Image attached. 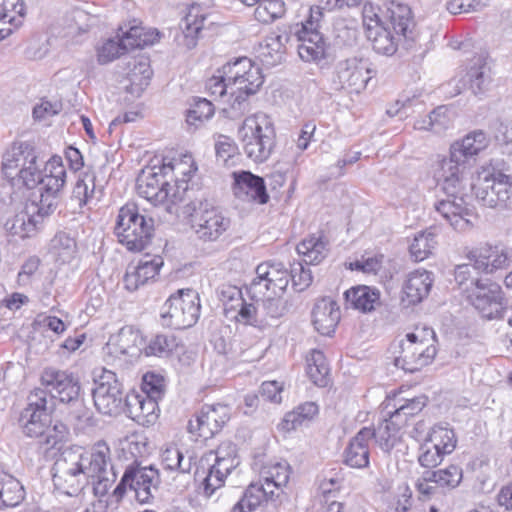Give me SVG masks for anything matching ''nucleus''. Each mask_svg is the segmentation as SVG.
<instances>
[{"label":"nucleus","instance_id":"obj_54","mask_svg":"<svg viewBox=\"0 0 512 512\" xmlns=\"http://www.w3.org/2000/svg\"><path fill=\"white\" fill-rule=\"evenodd\" d=\"M466 77L474 95L484 94L488 90L491 76L489 68L485 65L472 66L468 70Z\"/></svg>","mask_w":512,"mask_h":512},{"label":"nucleus","instance_id":"obj_26","mask_svg":"<svg viewBox=\"0 0 512 512\" xmlns=\"http://www.w3.org/2000/svg\"><path fill=\"white\" fill-rule=\"evenodd\" d=\"M234 194L244 201L257 204H265L269 200L265 181L262 177L252 174L250 171L234 173Z\"/></svg>","mask_w":512,"mask_h":512},{"label":"nucleus","instance_id":"obj_10","mask_svg":"<svg viewBox=\"0 0 512 512\" xmlns=\"http://www.w3.org/2000/svg\"><path fill=\"white\" fill-rule=\"evenodd\" d=\"M114 231L129 251H142L153 236L154 221L140 214L136 204L128 203L120 208Z\"/></svg>","mask_w":512,"mask_h":512},{"label":"nucleus","instance_id":"obj_6","mask_svg":"<svg viewBox=\"0 0 512 512\" xmlns=\"http://www.w3.org/2000/svg\"><path fill=\"white\" fill-rule=\"evenodd\" d=\"M388 11L391 27L397 37L392 34L390 28L384 26L378 27L366 33V35L376 53L392 56L397 51L400 37H403L406 41L414 40L415 21L411 8L406 4L392 1Z\"/></svg>","mask_w":512,"mask_h":512},{"label":"nucleus","instance_id":"obj_62","mask_svg":"<svg viewBox=\"0 0 512 512\" xmlns=\"http://www.w3.org/2000/svg\"><path fill=\"white\" fill-rule=\"evenodd\" d=\"M487 6L485 0H449L446 9L453 15L479 12Z\"/></svg>","mask_w":512,"mask_h":512},{"label":"nucleus","instance_id":"obj_49","mask_svg":"<svg viewBox=\"0 0 512 512\" xmlns=\"http://www.w3.org/2000/svg\"><path fill=\"white\" fill-rule=\"evenodd\" d=\"M285 3L282 0H261L254 15L261 23H271L285 14Z\"/></svg>","mask_w":512,"mask_h":512},{"label":"nucleus","instance_id":"obj_33","mask_svg":"<svg viewBox=\"0 0 512 512\" xmlns=\"http://www.w3.org/2000/svg\"><path fill=\"white\" fill-rule=\"evenodd\" d=\"M142 338L138 331L131 326H125L109 338L106 344L107 353L119 357L121 355L134 356L139 351L138 345Z\"/></svg>","mask_w":512,"mask_h":512},{"label":"nucleus","instance_id":"obj_22","mask_svg":"<svg viewBox=\"0 0 512 512\" xmlns=\"http://www.w3.org/2000/svg\"><path fill=\"white\" fill-rule=\"evenodd\" d=\"M41 383L47 394L66 404L80 395V383L78 379L68 371L58 370L52 367L45 368L41 374Z\"/></svg>","mask_w":512,"mask_h":512},{"label":"nucleus","instance_id":"obj_61","mask_svg":"<svg viewBox=\"0 0 512 512\" xmlns=\"http://www.w3.org/2000/svg\"><path fill=\"white\" fill-rule=\"evenodd\" d=\"M141 394L136 392L127 393L122 402L123 412L127 417L131 418L138 424L144 420L143 411L141 410Z\"/></svg>","mask_w":512,"mask_h":512},{"label":"nucleus","instance_id":"obj_29","mask_svg":"<svg viewBox=\"0 0 512 512\" xmlns=\"http://www.w3.org/2000/svg\"><path fill=\"white\" fill-rule=\"evenodd\" d=\"M373 439L372 429L362 428L344 450V463L351 468L362 469L369 465V441Z\"/></svg>","mask_w":512,"mask_h":512},{"label":"nucleus","instance_id":"obj_36","mask_svg":"<svg viewBox=\"0 0 512 512\" xmlns=\"http://www.w3.org/2000/svg\"><path fill=\"white\" fill-rule=\"evenodd\" d=\"M345 300L354 309L371 312L380 304V292L368 286L352 287L345 291Z\"/></svg>","mask_w":512,"mask_h":512},{"label":"nucleus","instance_id":"obj_21","mask_svg":"<svg viewBox=\"0 0 512 512\" xmlns=\"http://www.w3.org/2000/svg\"><path fill=\"white\" fill-rule=\"evenodd\" d=\"M231 418V408L227 404H205L194 420L188 422V431L204 440L219 433Z\"/></svg>","mask_w":512,"mask_h":512},{"label":"nucleus","instance_id":"obj_40","mask_svg":"<svg viewBox=\"0 0 512 512\" xmlns=\"http://www.w3.org/2000/svg\"><path fill=\"white\" fill-rule=\"evenodd\" d=\"M327 245L323 236L313 235L297 245V252L303 257V262L306 265H317L326 257Z\"/></svg>","mask_w":512,"mask_h":512},{"label":"nucleus","instance_id":"obj_51","mask_svg":"<svg viewBox=\"0 0 512 512\" xmlns=\"http://www.w3.org/2000/svg\"><path fill=\"white\" fill-rule=\"evenodd\" d=\"M373 438L384 452H390L398 441V429L389 420H384L377 429H372Z\"/></svg>","mask_w":512,"mask_h":512},{"label":"nucleus","instance_id":"obj_5","mask_svg":"<svg viewBox=\"0 0 512 512\" xmlns=\"http://www.w3.org/2000/svg\"><path fill=\"white\" fill-rule=\"evenodd\" d=\"M232 85L230 92L231 117L245 113L248 108L247 98L254 95L263 84L261 69L247 57L237 58L221 68Z\"/></svg>","mask_w":512,"mask_h":512},{"label":"nucleus","instance_id":"obj_37","mask_svg":"<svg viewBox=\"0 0 512 512\" xmlns=\"http://www.w3.org/2000/svg\"><path fill=\"white\" fill-rule=\"evenodd\" d=\"M319 412L318 405L315 402H304L295 407L292 411L284 415L282 421L278 424V429L283 432H291L309 423Z\"/></svg>","mask_w":512,"mask_h":512},{"label":"nucleus","instance_id":"obj_15","mask_svg":"<svg viewBox=\"0 0 512 512\" xmlns=\"http://www.w3.org/2000/svg\"><path fill=\"white\" fill-rule=\"evenodd\" d=\"M159 36L160 34L157 30L144 33L143 27L131 26L121 36L117 35L114 38H109L99 46L97 48V60L102 65L110 63L130 49L142 48L153 44L158 40Z\"/></svg>","mask_w":512,"mask_h":512},{"label":"nucleus","instance_id":"obj_16","mask_svg":"<svg viewBox=\"0 0 512 512\" xmlns=\"http://www.w3.org/2000/svg\"><path fill=\"white\" fill-rule=\"evenodd\" d=\"M94 383L92 396L96 409L109 416L122 414V402L125 395L116 374L111 370L101 368L99 372H94Z\"/></svg>","mask_w":512,"mask_h":512},{"label":"nucleus","instance_id":"obj_17","mask_svg":"<svg viewBox=\"0 0 512 512\" xmlns=\"http://www.w3.org/2000/svg\"><path fill=\"white\" fill-rule=\"evenodd\" d=\"M374 76L367 60L350 57L339 60L332 73V84L336 90L360 93Z\"/></svg>","mask_w":512,"mask_h":512},{"label":"nucleus","instance_id":"obj_9","mask_svg":"<svg viewBox=\"0 0 512 512\" xmlns=\"http://www.w3.org/2000/svg\"><path fill=\"white\" fill-rule=\"evenodd\" d=\"M191 228L202 242H216L230 229L231 219L219 207L208 200L191 201L186 206Z\"/></svg>","mask_w":512,"mask_h":512},{"label":"nucleus","instance_id":"obj_27","mask_svg":"<svg viewBox=\"0 0 512 512\" xmlns=\"http://www.w3.org/2000/svg\"><path fill=\"white\" fill-rule=\"evenodd\" d=\"M51 214L44 213L41 205L33 200L26 205L25 211L14 217L9 229L13 235H18L22 239L32 237L38 231L44 218Z\"/></svg>","mask_w":512,"mask_h":512},{"label":"nucleus","instance_id":"obj_42","mask_svg":"<svg viewBox=\"0 0 512 512\" xmlns=\"http://www.w3.org/2000/svg\"><path fill=\"white\" fill-rule=\"evenodd\" d=\"M0 485V510L18 506L25 498L21 483L9 474H4Z\"/></svg>","mask_w":512,"mask_h":512},{"label":"nucleus","instance_id":"obj_30","mask_svg":"<svg viewBox=\"0 0 512 512\" xmlns=\"http://www.w3.org/2000/svg\"><path fill=\"white\" fill-rule=\"evenodd\" d=\"M340 320V309L335 301L323 298L316 302L312 310V322L322 335L330 336Z\"/></svg>","mask_w":512,"mask_h":512},{"label":"nucleus","instance_id":"obj_4","mask_svg":"<svg viewBox=\"0 0 512 512\" xmlns=\"http://www.w3.org/2000/svg\"><path fill=\"white\" fill-rule=\"evenodd\" d=\"M182 168V162L173 163L172 161H164L162 166L158 167V171H155L156 167L142 170L136 182L138 195L155 205L161 204L168 199H170L173 204L181 201V194L185 193L188 187L187 180L177 178L175 180V189H173L165 177L175 170L185 177H190L192 172L191 167L188 171Z\"/></svg>","mask_w":512,"mask_h":512},{"label":"nucleus","instance_id":"obj_7","mask_svg":"<svg viewBox=\"0 0 512 512\" xmlns=\"http://www.w3.org/2000/svg\"><path fill=\"white\" fill-rule=\"evenodd\" d=\"M436 333L431 327H417L399 343V355L394 365L406 372L414 373L429 365L436 356Z\"/></svg>","mask_w":512,"mask_h":512},{"label":"nucleus","instance_id":"obj_14","mask_svg":"<svg viewBox=\"0 0 512 512\" xmlns=\"http://www.w3.org/2000/svg\"><path fill=\"white\" fill-rule=\"evenodd\" d=\"M160 484V476L153 466L142 467L137 463L129 465L120 482L115 487L113 495L121 499L127 488L135 492L138 502L149 503L154 498Z\"/></svg>","mask_w":512,"mask_h":512},{"label":"nucleus","instance_id":"obj_57","mask_svg":"<svg viewBox=\"0 0 512 512\" xmlns=\"http://www.w3.org/2000/svg\"><path fill=\"white\" fill-rule=\"evenodd\" d=\"M500 177L498 180V188H499V205H496L495 211L497 212H505L512 210V176L505 174L501 171V173H497Z\"/></svg>","mask_w":512,"mask_h":512},{"label":"nucleus","instance_id":"obj_1","mask_svg":"<svg viewBox=\"0 0 512 512\" xmlns=\"http://www.w3.org/2000/svg\"><path fill=\"white\" fill-rule=\"evenodd\" d=\"M489 145V138L482 130L470 132L453 142L449 157L439 162L437 179L447 198L434 204L438 212L455 230L466 231L473 227L474 210L465 200L467 175L476 162V156Z\"/></svg>","mask_w":512,"mask_h":512},{"label":"nucleus","instance_id":"obj_23","mask_svg":"<svg viewBox=\"0 0 512 512\" xmlns=\"http://www.w3.org/2000/svg\"><path fill=\"white\" fill-rule=\"evenodd\" d=\"M468 258L473 262V268L485 274H493L508 267L510 253L508 247L501 243H485L469 252Z\"/></svg>","mask_w":512,"mask_h":512},{"label":"nucleus","instance_id":"obj_24","mask_svg":"<svg viewBox=\"0 0 512 512\" xmlns=\"http://www.w3.org/2000/svg\"><path fill=\"white\" fill-rule=\"evenodd\" d=\"M497 173L501 171L492 166H482L477 170L476 177L471 183V190L478 204L493 210L500 203L497 193L500 177Z\"/></svg>","mask_w":512,"mask_h":512},{"label":"nucleus","instance_id":"obj_8","mask_svg":"<svg viewBox=\"0 0 512 512\" xmlns=\"http://www.w3.org/2000/svg\"><path fill=\"white\" fill-rule=\"evenodd\" d=\"M239 137L246 155L255 162L266 161L276 143V133L270 117L257 113L247 117L239 128Z\"/></svg>","mask_w":512,"mask_h":512},{"label":"nucleus","instance_id":"obj_34","mask_svg":"<svg viewBox=\"0 0 512 512\" xmlns=\"http://www.w3.org/2000/svg\"><path fill=\"white\" fill-rule=\"evenodd\" d=\"M289 40L286 32H272L264 39V43L260 45L258 58L267 67L276 66L284 60L285 44Z\"/></svg>","mask_w":512,"mask_h":512},{"label":"nucleus","instance_id":"obj_50","mask_svg":"<svg viewBox=\"0 0 512 512\" xmlns=\"http://www.w3.org/2000/svg\"><path fill=\"white\" fill-rule=\"evenodd\" d=\"M178 346L177 338L174 335L157 334L145 347L147 356H168Z\"/></svg>","mask_w":512,"mask_h":512},{"label":"nucleus","instance_id":"obj_20","mask_svg":"<svg viewBox=\"0 0 512 512\" xmlns=\"http://www.w3.org/2000/svg\"><path fill=\"white\" fill-rule=\"evenodd\" d=\"M289 281V271L283 263L265 261L256 267V277L250 284L249 292L252 298L267 292L272 295L282 294Z\"/></svg>","mask_w":512,"mask_h":512},{"label":"nucleus","instance_id":"obj_25","mask_svg":"<svg viewBox=\"0 0 512 512\" xmlns=\"http://www.w3.org/2000/svg\"><path fill=\"white\" fill-rule=\"evenodd\" d=\"M164 261L161 256L145 255L136 265L130 264L123 278L124 286L128 291H136L140 286L154 279Z\"/></svg>","mask_w":512,"mask_h":512},{"label":"nucleus","instance_id":"obj_44","mask_svg":"<svg viewBox=\"0 0 512 512\" xmlns=\"http://www.w3.org/2000/svg\"><path fill=\"white\" fill-rule=\"evenodd\" d=\"M307 375L310 380L319 387L329 384V366L324 353L314 349L306 359Z\"/></svg>","mask_w":512,"mask_h":512},{"label":"nucleus","instance_id":"obj_32","mask_svg":"<svg viewBox=\"0 0 512 512\" xmlns=\"http://www.w3.org/2000/svg\"><path fill=\"white\" fill-rule=\"evenodd\" d=\"M291 474V467L286 461L268 462L260 470V483L268 490H275L279 496L287 486Z\"/></svg>","mask_w":512,"mask_h":512},{"label":"nucleus","instance_id":"obj_48","mask_svg":"<svg viewBox=\"0 0 512 512\" xmlns=\"http://www.w3.org/2000/svg\"><path fill=\"white\" fill-rule=\"evenodd\" d=\"M162 464L166 470L185 474L192 468V458H185L178 448L170 447L162 453Z\"/></svg>","mask_w":512,"mask_h":512},{"label":"nucleus","instance_id":"obj_12","mask_svg":"<svg viewBox=\"0 0 512 512\" xmlns=\"http://www.w3.org/2000/svg\"><path fill=\"white\" fill-rule=\"evenodd\" d=\"M200 316V299L198 293L190 288L179 289L172 294L161 309V323L173 329L192 327Z\"/></svg>","mask_w":512,"mask_h":512},{"label":"nucleus","instance_id":"obj_43","mask_svg":"<svg viewBox=\"0 0 512 512\" xmlns=\"http://www.w3.org/2000/svg\"><path fill=\"white\" fill-rule=\"evenodd\" d=\"M437 245V234L432 228H429L415 235L409 246V252L415 262H420L432 255Z\"/></svg>","mask_w":512,"mask_h":512},{"label":"nucleus","instance_id":"obj_63","mask_svg":"<svg viewBox=\"0 0 512 512\" xmlns=\"http://www.w3.org/2000/svg\"><path fill=\"white\" fill-rule=\"evenodd\" d=\"M214 114V107L211 101L207 99H198L193 107L187 113V122L191 125L196 121H204L211 118Z\"/></svg>","mask_w":512,"mask_h":512},{"label":"nucleus","instance_id":"obj_47","mask_svg":"<svg viewBox=\"0 0 512 512\" xmlns=\"http://www.w3.org/2000/svg\"><path fill=\"white\" fill-rule=\"evenodd\" d=\"M279 498V493H275V490H268L262 483L250 484L244 492L241 498L247 506V510L252 512L255 510L264 500H275Z\"/></svg>","mask_w":512,"mask_h":512},{"label":"nucleus","instance_id":"obj_60","mask_svg":"<svg viewBox=\"0 0 512 512\" xmlns=\"http://www.w3.org/2000/svg\"><path fill=\"white\" fill-rule=\"evenodd\" d=\"M427 404V397L425 395H419L411 399L405 400V402L399 405L394 412L390 413V419H397L400 416L410 417L418 414Z\"/></svg>","mask_w":512,"mask_h":512},{"label":"nucleus","instance_id":"obj_3","mask_svg":"<svg viewBox=\"0 0 512 512\" xmlns=\"http://www.w3.org/2000/svg\"><path fill=\"white\" fill-rule=\"evenodd\" d=\"M43 161L39 160L35 148L28 142L15 143L4 154L2 172L7 179L0 185V193H9L13 188L33 189L41 181Z\"/></svg>","mask_w":512,"mask_h":512},{"label":"nucleus","instance_id":"obj_28","mask_svg":"<svg viewBox=\"0 0 512 512\" xmlns=\"http://www.w3.org/2000/svg\"><path fill=\"white\" fill-rule=\"evenodd\" d=\"M432 284V272L420 269L410 272L403 284L404 296L402 301L408 305H416L422 302L429 295Z\"/></svg>","mask_w":512,"mask_h":512},{"label":"nucleus","instance_id":"obj_2","mask_svg":"<svg viewBox=\"0 0 512 512\" xmlns=\"http://www.w3.org/2000/svg\"><path fill=\"white\" fill-rule=\"evenodd\" d=\"M47 403V392L35 388L29 393L27 405L20 411L17 423L26 437L38 439L41 446L50 449L65 439L67 428L60 421L52 423Z\"/></svg>","mask_w":512,"mask_h":512},{"label":"nucleus","instance_id":"obj_13","mask_svg":"<svg viewBox=\"0 0 512 512\" xmlns=\"http://www.w3.org/2000/svg\"><path fill=\"white\" fill-rule=\"evenodd\" d=\"M467 298L483 318L493 320L505 317L508 299L498 283L490 279L472 281V288Z\"/></svg>","mask_w":512,"mask_h":512},{"label":"nucleus","instance_id":"obj_38","mask_svg":"<svg viewBox=\"0 0 512 512\" xmlns=\"http://www.w3.org/2000/svg\"><path fill=\"white\" fill-rule=\"evenodd\" d=\"M98 22L96 16L91 15L81 8H73L66 13L64 18V35L76 37L87 33Z\"/></svg>","mask_w":512,"mask_h":512},{"label":"nucleus","instance_id":"obj_19","mask_svg":"<svg viewBox=\"0 0 512 512\" xmlns=\"http://www.w3.org/2000/svg\"><path fill=\"white\" fill-rule=\"evenodd\" d=\"M53 470L55 488L68 496L78 495L89 482L75 453L57 460Z\"/></svg>","mask_w":512,"mask_h":512},{"label":"nucleus","instance_id":"obj_53","mask_svg":"<svg viewBox=\"0 0 512 512\" xmlns=\"http://www.w3.org/2000/svg\"><path fill=\"white\" fill-rule=\"evenodd\" d=\"M214 453V465L228 475L239 464V461L236 457V446L231 442L222 443Z\"/></svg>","mask_w":512,"mask_h":512},{"label":"nucleus","instance_id":"obj_39","mask_svg":"<svg viewBox=\"0 0 512 512\" xmlns=\"http://www.w3.org/2000/svg\"><path fill=\"white\" fill-rule=\"evenodd\" d=\"M258 295L259 306H260V317L263 320L264 328L272 326L273 322L284 316L288 311L287 301L281 297V294L277 295Z\"/></svg>","mask_w":512,"mask_h":512},{"label":"nucleus","instance_id":"obj_41","mask_svg":"<svg viewBox=\"0 0 512 512\" xmlns=\"http://www.w3.org/2000/svg\"><path fill=\"white\" fill-rule=\"evenodd\" d=\"M95 181L96 176L93 172H85L78 177L73 187L72 198L78 200L80 208L101 196L102 188L97 189Z\"/></svg>","mask_w":512,"mask_h":512},{"label":"nucleus","instance_id":"obj_11","mask_svg":"<svg viewBox=\"0 0 512 512\" xmlns=\"http://www.w3.org/2000/svg\"><path fill=\"white\" fill-rule=\"evenodd\" d=\"M86 477L92 479L93 491L96 496H105L117 479L111 464V451L104 442L96 443L90 451L77 454Z\"/></svg>","mask_w":512,"mask_h":512},{"label":"nucleus","instance_id":"obj_45","mask_svg":"<svg viewBox=\"0 0 512 512\" xmlns=\"http://www.w3.org/2000/svg\"><path fill=\"white\" fill-rule=\"evenodd\" d=\"M77 251V244L68 233L60 231L55 234L50 242V252L56 261L65 264L74 259Z\"/></svg>","mask_w":512,"mask_h":512},{"label":"nucleus","instance_id":"obj_59","mask_svg":"<svg viewBox=\"0 0 512 512\" xmlns=\"http://www.w3.org/2000/svg\"><path fill=\"white\" fill-rule=\"evenodd\" d=\"M206 89L211 97L222 98L223 96L229 95L232 92V85L223 70H217V73L210 77L206 82Z\"/></svg>","mask_w":512,"mask_h":512},{"label":"nucleus","instance_id":"obj_64","mask_svg":"<svg viewBox=\"0 0 512 512\" xmlns=\"http://www.w3.org/2000/svg\"><path fill=\"white\" fill-rule=\"evenodd\" d=\"M289 275L293 288L298 292L304 291L313 281L311 271L306 269L301 263L292 267L289 271Z\"/></svg>","mask_w":512,"mask_h":512},{"label":"nucleus","instance_id":"obj_55","mask_svg":"<svg viewBox=\"0 0 512 512\" xmlns=\"http://www.w3.org/2000/svg\"><path fill=\"white\" fill-rule=\"evenodd\" d=\"M253 299L255 300L254 303H246L242 298H240V309L237 313L236 319L243 324L263 329V320L259 315L260 306L258 297Z\"/></svg>","mask_w":512,"mask_h":512},{"label":"nucleus","instance_id":"obj_35","mask_svg":"<svg viewBox=\"0 0 512 512\" xmlns=\"http://www.w3.org/2000/svg\"><path fill=\"white\" fill-rule=\"evenodd\" d=\"M207 19V15L200 13L198 6H192L180 23L182 33L179 42L189 50L195 48Z\"/></svg>","mask_w":512,"mask_h":512},{"label":"nucleus","instance_id":"obj_31","mask_svg":"<svg viewBox=\"0 0 512 512\" xmlns=\"http://www.w3.org/2000/svg\"><path fill=\"white\" fill-rule=\"evenodd\" d=\"M299 57L306 62L319 63L326 57V45L319 31L300 29L297 31Z\"/></svg>","mask_w":512,"mask_h":512},{"label":"nucleus","instance_id":"obj_46","mask_svg":"<svg viewBox=\"0 0 512 512\" xmlns=\"http://www.w3.org/2000/svg\"><path fill=\"white\" fill-rule=\"evenodd\" d=\"M426 438L445 456L451 454L457 445L455 432L448 424L433 426Z\"/></svg>","mask_w":512,"mask_h":512},{"label":"nucleus","instance_id":"obj_56","mask_svg":"<svg viewBox=\"0 0 512 512\" xmlns=\"http://www.w3.org/2000/svg\"><path fill=\"white\" fill-rule=\"evenodd\" d=\"M141 389L142 395L160 400L165 394V379L159 374L148 372L143 376Z\"/></svg>","mask_w":512,"mask_h":512},{"label":"nucleus","instance_id":"obj_52","mask_svg":"<svg viewBox=\"0 0 512 512\" xmlns=\"http://www.w3.org/2000/svg\"><path fill=\"white\" fill-rule=\"evenodd\" d=\"M66 404L69 406L68 417L76 428L84 429L92 425V412L85 405L80 395Z\"/></svg>","mask_w":512,"mask_h":512},{"label":"nucleus","instance_id":"obj_18","mask_svg":"<svg viewBox=\"0 0 512 512\" xmlns=\"http://www.w3.org/2000/svg\"><path fill=\"white\" fill-rule=\"evenodd\" d=\"M45 169L49 171V174L41 173V181L38 183L40 195L37 203L41 205L44 213H53L62 197L66 183V170L60 156L51 157Z\"/></svg>","mask_w":512,"mask_h":512},{"label":"nucleus","instance_id":"obj_58","mask_svg":"<svg viewBox=\"0 0 512 512\" xmlns=\"http://www.w3.org/2000/svg\"><path fill=\"white\" fill-rule=\"evenodd\" d=\"M445 455L425 437L419 448L418 462L422 467L434 468L442 463Z\"/></svg>","mask_w":512,"mask_h":512}]
</instances>
